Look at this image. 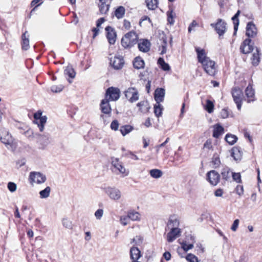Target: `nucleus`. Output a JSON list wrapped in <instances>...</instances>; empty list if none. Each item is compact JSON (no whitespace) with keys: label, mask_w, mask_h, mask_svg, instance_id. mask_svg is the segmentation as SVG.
<instances>
[{"label":"nucleus","mask_w":262,"mask_h":262,"mask_svg":"<svg viewBox=\"0 0 262 262\" xmlns=\"http://www.w3.org/2000/svg\"><path fill=\"white\" fill-rule=\"evenodd\" d=\"M138 38V35L135 32H129L122 38L121 45L125 48L131 47L137 43Z\"/></svg>","instance_id":"obj_1"},{"label":"nucleus","mask_w":262,"mask_h":262,"mask_svg":"<svg viewBox=\"0 0 262 262\" xmlns=\"http://www.w3.org/2000/svg\"><path fill=\"white\" fill-rule=\"evenodd\" d=\"M46 177L45 174L39 172L33 171L29 174V180L31 185L33 186L34 183L40 184L46 181Z\"/></svg>","instance_id":"obj_2"},{"label":"nucleus","mask_w":262,"mask_h":262,"mask_svg":"<svg viewBox=\"0 0 262 262\" xmlns=\"http://www.w3.org/2000/svg\"><path fill=\"white\" fill-rule=\"evenodd\" d=\"M25 135L28 138H30L31 137L35 138L36 136H38V142L43 146H47L50 143V137L49 134L47 135H38L37 134H34L32 130L29 129L25 132Z\"/></svg>","instance_id":"obj_3"},{"label":"nucleus","mask_w":262,"mask_h":262,"mask_svg":"<svg viewBox=\"0 0 262 262\" xmlns=\"http://www.w3.org/2000/svg\"><path fill=\"white\" fill-rule=\"evenodd\" d=\"M42 112L38 111L34 114V118L35 121V122L37 124L39 130L41 132L44 129V126L47 122V117L46 116H42Z\"/></svg>","instance_id":"obj_4"},{"label":"nucleus","mask_w":262,"mask_h":262,"mask_svg":"<svg viewBox=\"0 0 262 262\" xmlns=\"http://www.w3.org/2000/svg\"><path fill=\"white\" fill-rule=\"evenodd\" d=\"M112 165L116 170L118 171L117 173L122 174L123 176H126L128 174L129 171L126 170L123 165L122 162L118 158H112Z\"/></svg>","instance_id":"obj_5"},{"label":"nucleus","mask_w":262,"mask_h":262,"mask_svg":"<svg viewBox=\"0 0 262 262\" xmlns=\"http://www.w3.org/2000/svg\"><path fill=\"white\" fill-rule=\"evenodd\" d=\"M104 190L111 200L117 201L121 198V191L115 187H108L105 188Z\"/></svg>","instance_id":"obj_6"},{"label":"nucleus","mask_w":262,"mask_h":262,"mask_svg":"<svg viewBox=\"0 0 262 262\" xmlns=\"http://www.w3.org/2000/svg\"><path fill=\"white\" fill-rule=\"evenodd\" d=\"M232 97L235 103L236 104L238 110H241L242 107V98L243 96V92L238 88H234L232 91Z\"/></svg>","instance_id":"obj_7"},{"label":"nucleus","mask_w":262,"mask_h":262,"mask_svg":"<svg viewBox=\"0 0 262 262\" xmlns=\"http://www.w3.org/2000/svg\"><path fill=\"white\" fill-rule=\"evenodd\" d=\"M205 72L209 75L213 76L216 72V67L214 61L208 59L202 64Z\"/></svg>","instance_id":"obj_8"},{"label":"nucleus","mask_w":262,"mask_h":262,"mask_svg":"<svg viewBox=\"0 0 262 262\" xmlns=\"http://www.w3.org/2000/svg\"><path fill=\"white\" fill-rule=\"evenodd\" d=\"M125 96L126 98L133 103L139 99V93L138 91L134 88H129L125 92Z\"/></svg>","instance_id":"obj_9"},{"label":"nucleus","mask_w":262,"mask_h":262,"mask_svg":"<svg viewBox=\"0 0 262 262\" xmlns=\"http://www.w3.org/2000/svg\"><path fill=\"white\" fill-rule=\"evenodd\" d=\"M207 180L210 184L215 186L220 181V175L217 171L211 170L207 173Z\"/></svg>","instance_id":"obj_10"},{"label":"nucleus","mask_w":262,"mask_h":262,"mask_svg":"<svg viewBox=\"0 0 262 262\" xmlns=\"http://www.w3.org/2000/svg\"><path fill=\"white\" fill-rule=\"evenodd\" d=\"M119 90L117 88L111 87L106 91L105 98H108V100H117L119 99Z\"/></svg>","instance_id":"obj_11"},{"label":"nucleus","mask_w":262,"mask_h":262,"mask_svg":"<svg viewBox=\"0 0 262 262\" xmlns=\"http://www.w3.org/2000/svg\"><path fill=\"white\" fill-rule=\"evenodd\" d=\"M110 63L114 69L119 70L123 67L124 61L122 57L115 56L110 59Z\"/></svg>","instance_id":"obj_12"},{"label":"nucleus","mask_w":262,"mask_h":262,"mask_svg":"<svg viewBox=\"0 0 262 262\" xmlns=\"http://www.w3.org/2000/svg\"><path fill=\"white\" fill-rule=\"evenodd\" d=\"M170 230L167 233V240L168 242H172L177 237H179L181 234V229L179 228L172 227L169 229Z\"/></svg>","instance_id":"obj_13"},{"label":"nucleus","mask_w":262,"mask_h":262,"mask_svg":"<svg viewBox=\"0 0 262 262\" xmlns=\"http://www.w3.org/2000/svg\"><path fill=\"white\" fill-rule=\"evenodd\" d=\"M251 41L250 39H246L241 46L240 50L243 54H248L253 51V47L250 45Z\"/></svg>","instance_id":"obj_14"},{"label":"nucleus","mask_w":262,"mask_h":262,"mask_svg":"<svg viewBox=\"0 0 262 262\" xmlns=\"http://www.w3.org/2000/svg\"><path fill=\"white\" fill-rule=\"evenodd\" d=\"M195 50L197 53L198 61L202 64L204 63L206 61L209 59V58L207 56L206 53L204 49H202L200 47H195Z\"/></svg>","instance_id":"obj_15"},{"label":"nucleus","mask_w":262,"mask_h":262,"mask_svg":"<svg viewBox=\"0 0 262 262\" xmlns=\"http://www.w3.org/2000/svg\"><path fill=\"white\" fill-rule=\"evenodd\" d=\"M246 34L249 37H254L256 35L257 29L252 22H249L247 24Z\"/></svg>","instance_id":"obj_16"},{"label":"nucleus","mask_w":262,"mask_h":262,"mask_svg":"<svg viewBox=\"0 0 262 262\" xmlns=\"http://www.w3.org/2000/svg\"><path fill=\"white\" fill-rule=\"evenodd\" d=\"M0 140L5 144H10L12 142L11 136L5 129H0Z\"/></svg>","instance_id":"obj_17"},{"label":"nucleus","mask_w":262,"mask_h":262,"mask_svg":"<svg viewBox=\"0 0 262 262\" xmlns=\"http://www.w3.org/2000/svg\"><path fill=\"white\" fill-rule=\"evenodd\" d=\"M105 30L107 32V38L109 43L111 45L115 43L116 41V32L110 26H107L105 28Z\"/></svg>","instance_id":"obj_18"},{"label":"nucleus","mask_w":262,"mask_h":262,"mask_svg":"<svg viewBox=\"0 0 262 262\" xmlns=\"http://www.w3.org/2000/svg\"><path fill=\"white\" fill-rule=\"evenodd\" d=\"M150 43L147 39L140 40L138 43V48L140 51L146 53L149 51Z\"/></svg>","instance_id":"obj_19"},{"label":"nucleus","mask_w":262,"mask_h":262,"mask_svg":"<svg viewBox=\"0 0 262 262\" xmlns=\"http://www.w3.org/2000/svg\"><path fill=\"white\" fill-rule=\"evenodd\" d=\"M226 23L222 19H219L215 25V30L220 36L224 34L226 31Z\"/></svg>","instance_id":"obj_20"},{"label":"nucleus","mask_w":262,"mask_h":262,"mask_svg":"<svg viewBox=\"0 0 262 262\" xmlns=\"http://www.w3.org/2000/svg\"><path fill=\"white\" fill-rule=\"evenodd\" d=\"M100 107L103 113L106 114H109L111 113V108L109 104V100L108 98H105L102 100L100 104Z\"/></svg>","instance_id":"obj_21"},{"label":"nucleus","mask_w":262,"mask_h":262,"mask_svg":"<svg viewBox=\"0 0 262 262\" xmlns=\"http://www.w3.org/2000/svg\"><path fill=\"white\" fill-rule=\"evenodd\" d=\"M165 96V90L162 88H159L156 90L155 92V99L157 103H160L162 102Z\"/></svg>","instance_id":"obj_22"},{"label":"nucleus","mask_w":262,"mask_h":262,"mask_svg":"<svg viewBox=\"0 0 262 262\" xmlns=\"http://www.w3.org/2000/svg\"><path fill=\"white\" fill-rule=\"evenodd\" d=\"M243 156V151L239 147H234L232 149V157L235 161H240Z\"/></svg>","instance_id":"obj_23"},{"label":"nucleus","mask_w":262,"mask_h":262,"mask_svg":"<svg viewBox=\"0 0 262 262\" xmlns=\"http://www.w3.org/2000/svg\"><path fill=\"white\" fill-rule=\"evenodd\" d=\"M21 48L24 50H27L29 48V34L27 31L23 33L21 36Z\"/></svg>","instance_id":"obj_24"},{"label":"nucleus","mask_w":262,"mask_h":262,"mask_svg":"<svg viewBox=\"0 0 262 262\" xmlns=\"http://www.w3.org/2000/svg\"><path fill=\"white\" fill-rule=\"evenodd\" d=\"M130 255L133 261H137L141 256L140 251L138 248L133 247L130 250Z\"/></svg>","instance_id":"obj_25"},{"label":"nucleus","mask_w":262,"mask_h":262,"mask_svg":"<svg viewBox=\"0 0 262 262\" xmlns=\"http://www.w3.org/2000/svg\"><path fill=\"white\" fill-rule=\"evenodd\" d=\"M137 106L139 107L141 112L146 113L148 112L150 108L147 101H142L137 104Z\"/></svg>","instance_id":"obj_26"},{"label":"nucleus","mask_w":262,"mask_h":262,"mask_svg":"<svg viewBox=\"0 0 262 262\" xmlns=\"http://www.w3.org/2000/svg\"><path fill=\"white\" fill-rule=\"evenodd\" d=\"M224 128L219 124L214 126V129L213 132V137L216 138H219L221 135L224 133Z\"/></svg>","instance_id":"obj_27"},{"label":"nucleus","mask_w":262,"mask_h":262,"mask_svg":"<svg viewBox=\"0 0 262 262\" xmlns=\"http://www.w3.org/2000/svg\"><path fill=\"white\" fill-rule=\"evenodd\" d=\"M246 95L248 98L247 101L250 102V101H253V99L254 96V91L251 85H249L245 91Z\"/></svg>","instance_id":"obj_28"},{"label":"nucleus","mask_w":262,"mask_h":262,"mask_svg":"<svg viewBox=\"0 0 262 262\" xmlns=\"http://www.w3.org/2000/svg\"><path fill=\"white\" fill-rule=\"evenodd\" d=\"M179 222L174 216H170L167 223V228L168 229L172 227L178 228Z\"/></svg>","instance_id":"obj_29"},{"label":"nucleus","mask_w":262,"mask_h":262,"mask_svg":"<svg viewBox=\"0 0 262 262\" xmlns=\"http://www.w3.org/2000/svg\"><path fill=\"white\" fill-rule=\"evenodd\" d=\"M125 9L123 6L118 7L114 12L115 16L118 18H122L125 14Z\"/></svg>","instance_id":"obj_30"},{"label":"nucleus","mask_w":262,"mask_h":262,"mask_svg":"<svg viewBox=\"0 0 262 262\" xmlns=\"http://www.w3.org/2000/svg\"><path fill=\"white\" fill-rule=\"evenodd\" d=\"M133 65L134 68L137 69H142L144 68V62L141 58L138 57L135 59Z\"/></svg>","instance_id":"obj_31"},{"label":"nucleus","mask_w":262,"mask_h":262,"mask_svg":"<svg viewBox=\"0 0 262 262\" xmlns=\"http://www.w3.org/2000/svg\"><path fill=\"white\" fill-rule=\"evenodd\" d=\"M225 139L229 144L233 145L236 142L237 137L234 135L228 134L226 135Z\"/></svg>","instance_id":"obj_32"},{"label":"nucleus","mask_w":262,"mask_h":262,"mask_svg":"<svg viewBox=\"0 0 262 262\" xmlns=\"http://www.w3.org/2000/svg\"><path fill=\"white\" fill-rule=\"evenodd\" d=\"M146 5L150 10H155L158 7V0H146Z\"/></svg>","instance_id":"obj_33"},{"label":"nucleus","mask_w":262,"mask_h":262,"mask_svg":"<svg viewBox=\"0 0 262 262\" xmlns=\"http://www.w3.org/2000/svg\"><path fill=\"white\" fill-rule=\"evenodd\" d=\"M150 175L151 177L155 178V179H158L162 177L163 174L162 171L158 169H153L149 171Z\"/></svg>","instance_id":"obj_34"},{"label":"nucleus","mask_w":262,"mask_h":262,"mask_svg":"<svg viewBox=\"0 0 262 262\" xmlns=\"http://www.w3.org/2000/svg\"><path fill=\"white\" fill-rule=\"evenodd\" d=\"M256 52L254 53L252 56V64L253 66H257L258 65L259 60H260V57H259V50L258 48H256Z\"/></svg>","instance_id":"obj_35"},{"label":"nucleus","mask_w":262,"mask_h":262,"mask_svg":"<svg viewBox=\"0 0 262 262\" xmlns=\"http://www.w3.org/2000/svg\"><path fill=\"white\" fill-rule=\"evenodd\" d=\"M221 174L224 180L228 181L230 179L231 175L230 168L228 167L224 168L222 171Z\"/></svg>","instance_id":"obj_36"},{"label":"nucleus","mask_w":262,"mask_h":262,"mask_svg":"<svg viewBox=\"0 0 262 262\" xmlns=\"http://www.w3.org/2000/svg\"><path fill=\"white\" fill-rule=\"evenodd\" d=\"M211 163L212 164V167L214 168H218L220 166L221 164V161L218 155H213Z\"/></svg>","instance_id":"obj_37"},{"label":"nucleus","mask_w":262,"mask_h":262,"mask_svg":"<svg viewBox=\"0 0 262 262\" xmlns=\"http://www.w3.org/2000/svg\"><path fill=\"white\" fill-rule=\"evenodd\" d=\"M133 129V127L129 125H126L124 126H122L120 127V132L122 135L124 136L126 134L130 133Z\"/></svg>","instance_id":"obj_38"},{"label":"nucleus","mask_w":262,"mask_h":262,"mask_svg":"<svg viewBox=\"0 0 262 262\" xmlns=\"http://www.w3.org/2000/svg\"><path fill=\"white\" fill-rule=\"evenodd\" d=\"M51 192V188L47 186L46 188L39 192L40 198L41 199H46L49 196Z\"/></svg>","instance_id":"obj_39"},{"label":"nucleus","mask_w":262,"mask_h":262,"mask_svg":"<svg viewBox=\"0 0 262 262\" xmlns=\"http://www.w3.org/2000/svg\"><path fill=\"white\" fill-rule=\"evenodd\" d=\"M214 104L210 100H206V104L204 105V108L209 113L213 112L214 110Z\"/></svg>","instance_id":"obj_40"},{"label":"nucleus","mask_w":262,"mask_h":262,"mask_svg":"<svg viewBox=\"0 0 262 262\" xmlns=\"http://www.w3.org/2000/svg\"><path fill=\"white\" fill-rule=\"evenodd\" d=\"M127 215L132 221H138L140 219V214L138 212L130 211L128 212Z\"/></svg>","instance_id":"obj_41"},{"label":"nucleus","mask_w":262,"mask_h":262,"mask_svg":"<svg viewBox=\"0 0 262 262\" xmlns=\"http://www.w3.org/2000/svg\"><path fill=\"white\" fill-rule=\"evenodd\" d=\"M99 5V11L102 14H105L109 10V4H106L105 2L101 3Z\"/></svg>","instance_id":"obj_42"},{"label":"nucleus","mask_w":262,"mask_h":262,"mask_svg":"<svg viewBox=\"0 0 262 262\" xmlns=\"http://www.w3.org/2000/svg\"><path fill=\"white\" fill-rule=\"evenodd\" d=\"M158 63L164 71H168L170 70L169 64L166 63L162 58H159L158 60Z\"/></svg>","instance_id":"obj_43"},{"label":"nucleus","mask_w":262,"mask_h":262,"mask_svg":"<svg viewBox=\"0 0 262 262\" xmlns=\"http://www.w3.org/2000/svg\"><path fill=\"white\" fill-rule=\"evenodd\" d=\"M163 108L160 103H157L154 106V113L157 117L162 115Z\"/></svg>","instance_id":"obj_44"},{"label":"nucleus","mask_w":262,"mask_h":262,"mask_svg":"<svg viewBox=\"0 0 262 262\" xmlns=\"http://www.w3.org/2000/svg\"><path fill=\"white\" fill-rule=\"evenodd\" d=\"M64 74L68 75L70 78H73L75 76V73L73 70V69L71 67H67L64 70Z\"/></svg>","instance_id":"obj_45"},{"label":"nucleus","mask_w":262,"mask_h":262,"mask_svg":"<svg viewBox=\"0 0 262 262\" xmlns=\"http://www.w3.org/2000/svg\"><path fill=\"white\" fill-rule=\"evenodd\" d=\"M63 89V86L61 84L58 85H52L51 88V90L54 93H59L62 91Z\"/></svg>","instance_id":"obj_46"},{"label":"nucleus","mask_w":262,"mask_h":262,"mask_svg":"<svg viewBox=\"0 0 262 262\" xmlns=\"http://www.w3.org/2000/svg\"><path fill=\"white\" fill-rule=\"evenodd\" d=\"M63 226L68 229H72V224L71 221L67 219H63L62 221Z\"/></svg>","instance_id":"obj_47"},{"label":"nucleus","mask_w":262,"mask_h":262,"mask_svg":"<svg viewBox=\"0 0 262 262\" xmlns=\"http://www.w3.org/2000/svg\"><path fill=\"white\" fill-rule=\"evenodd\" d=\"M129 220L130 219L128 215H127L121 216L120 219V221L122 225H123V226H126L127 224L129 223Z\"/></svg>","instance_id":"obj_48"},{"label":"nucleus","mask_w":262,"mask_h":262,"mask_svg":"<svg viewBox=\"0 0 262 262\" xmlns=\"http://www.w3.org/2000/svg\"><path fill=\"white\" fill-rule=\"evenodd\" d=\"M193 247V243L187 244L186 242L182 243V248L185 251H187Z\"/></svg>","instance_id":"obj_49"},{"label":"nucleus","mask_w":262,"mask_h":262,"mask_svg":"<svg viewBox=\"0 0 262 262\" xmlns=\"http://www.w3.org/2000/svg\"><path fill=\"white\" fill-rule=\"evenodd\" d=\"M232 19L233 21V24H234V34L236 33V32L237 31V29H238V25H239V20L238 19V17H236V16H234L232 17Z\"/></svg>","instance_id":"obj_50"},{"label":"nucleus","mask_w":262,"mask_h":262,"mask_svg":"<svg viewBox=\"0 0 262 262\" xmlns=\"http://www.w3.org/2000/svg\"><path fill=\"white\" fill-rule=\"evenodd\" d=\"M188 262H198L197 257L192 254H189L186 257Z\"/></svg>","instance_id":"obj_51"},{"label":"nucleus","mask_w":262,"mask_h":262,"mask_svg":"<svg viewBox=\"0 0 262 262\" xmlns=\"http://www.w3.org/2000/svg\"><path fill=\"white\" fill-rule=\"evenodd\" d=\"M232 178L234 181L237 183H239L241 181V174L239 173L232 172Z\"/></svg>","instance_id":"obj_52"},{"label":"nucleus","mask_w":262,"mask_h":262,"mask_svg":"<svg viewBox=\"0 0 262 262\" xmlns=\"http://www.w3.org/2000/svg\"><path fill=\"white\" fill-rule=\"evenodd\" d=\"M103 214V210L102 209H98L95 213V216L96 219L98 220H100Z\"/></svg>","instance_id":"obj_53"},{"label":"nucleus","mask_w":262,"mask_h":262,"mask_svg":"<svg viewBox=\"0 0 262 262\" xmlns=\"http://www.w3.org/2000/svg\"><path fill=\"white\" fill-rule=\"evenodd\" d=\"M8 188L11 192H14L16 189V185L13 182H9L8 184Z\"/></svg>","instance_id":"obj_54"},{"label":"nucleus","mask_w":262,"mask_h":262,"mask_svg":"<svg viewBox=\"0 0 262 262\" xmlns=\"http://www.w3.org/2000/svg\"><path fill=\"white\" fill-rule=\"evenodd\" d=\"M239 220L238 219H236L233 224L231 226V229L233 231H236L238 227V225H239Z\"/></svg>","instance_id":"obj_55"},{"label":"nucleus","mask_w":262,"mask_h":262,"mask_svg":"<svg viewBox=\"0 0 262 262\" xmlns=\"http://www.w3.org/2000/svg\"><path fill=\"white\" fill-rule=\"evenodd\" d=\"M119 127V123L117 120H115L113 121L111 124V127L114 130H117Z\"/></svg>","instance_id":"obj_56"},{"label":"nucleus","mask_w":262,"mask_h":262,"mask_svg":"<svg viewBox=\"0 0 262 262\" xmlns=\"http://www.w3.org/2000/svg\"><path fill=\"white\" fill-rule=\"evenodd\" d=\"M167 21L170 24H173L174 20L172 11L167 12Z\"/></svg>","instance_id":"obj_57"},{"label":"nucleus","mask_w":262,"mask_h":262,"mask_svg":"<svg viewBox=\"0 0 262 262\" xmlns=\"http://www.w3.org/2000/svg\"><path fill=\"white\" fill-rule=\"evenodd\" d=\"M142 242V238L140 236H136L132 239V243H135L136 245H139Z\"/></svg>","instance_id":"obj_58"},{"label":"nucleus","mask_w":262,"mask_h":262,"mask_svg":"<svg viewBox=\"0 0 262 262\" xmlns=\"http://www.w3.org/2000/svg\"><path fill=\"white\" fill-rule=\"evenodd\" d=\"M163 44L162 45V50L161 51V54H164L166 52V45H167V41L166 38L162 37Z\"/></svg>","instance_id":"obj_59"},{"label":"nucleus","mask_w":262,"mask_h":262,"mask_svg":"<svg viewBox=\"0 0 262 262\" xmlns=\"http://www.w3.org/2000/svg\"><path fill=\"white\" fill-rule=\"evenodd\" d=\"M220 115L222 118H227L229 115L228 111L225 108L223 109L220 113Z\"/></svg>","instance_id":"obj_60"},{"label":"nucleus","mask_w":262,"mask_h":262,"mask_svg":"<svg viewBox=\"0 0 262 262\" xmlns=\"http://www.w3.org/2000/svg\"><path fill=\"white\" fill-rule=\"evenodd\" d=\"M236 193L238 195H241L243 193V192H244L243 187L242 186H240V185H238L236 188Z\"/></svg>","instance_id":"obj_61"},{"label":"nucleus","mask_w":262,"mask_h":262,"mask_svg":"<svg viewBox=\"0 0 262 262\" xmlns=\"http://www.w3.org/2000/svg\"><path fill=\"white\" fill-rule=\"evenodd\" d=\"M223 193V190L222 189L219 188L215 190L214 192V195L216 196L220 197L222 196Z\"/></svg>","instance_id":"obj_62"},{"label":"nucleus","mask_w":262,"mask_h":262,"mask_svg":"<svg viewBox=\"0 0 262 262\" xmlns=\"http://www.w3.org/2000/svg\"><path fill=\"white\" fill-rule=\"evenodd\" d=\"M163 257L166 260H169L171 257V254L169 252H165L163 254Z\"/></svg>","instance_id":"obj_63"},{"label":"nucleus","mask_w":262,"mask_h":262,"mask_svg":"<svg viewBox=\"0 0 262 262\" xmlns=\"http://www.w3.org/2000/svg\"><path fill=\"white\" fill-rule=\"evenodd\" d=\"M104 21V18H100L97 21V27L99 28L102 23Z\"/></svg>","instance_id":"obj_64"}]
</instances>
